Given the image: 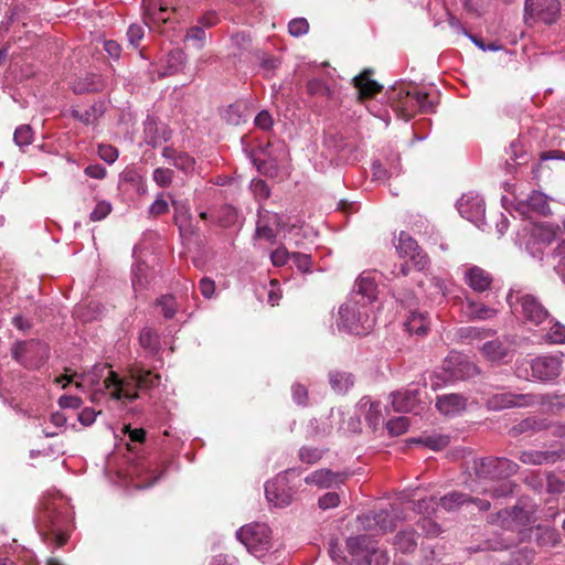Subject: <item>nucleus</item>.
<instances>
[{
	"label": "nucleus",
	"mask_w": 565,
	"mask_h": 565,
	"mask_svg": "<svg viewBox=\"0 0 565 565\" xmlns=\"http://www.w3.org/2000/svg\"><path fill=\"white\" fill-rule=\"evenodd\" d=\"M89 382L94 386H103L96 388L94 397L105 390L113 399L131 403L139 397L138 391H148L157 386L160 382V375L153 374L142 366L131 365L128 369V374L125 377H119L107 365H103L93 369L89 374Z\"/></svg>",
	"instance_id": "1"
},
{
	"label": "nucleus",
	"mask_w": 565,
	"mask_h": 565,
	"mask_svg": "<svg viewBox=\"0 0 565 565\" xmlns=\"http://www.w3.org/2000/svg\"><path fill=\"white\" fill-rule=\"evenodd\" d=\"M388 99L398 117L409 120L417 111L430 113L435 108L428 93L411 90L405 85L393 87Z\"/></svg>",
	"instance_id": "2"
},
{
	"label": "nucleus",
	"mask_w": 565,
	"mask_h": 565,
	"mask_svg": "<svg viewBox=\"0 0 565 565\" xmlns=\"http://www.w3.org/2000/svg\"><path fill=\"white\" fill-rule=\"evenodd\" d=\"M374 324V307H362L360 302L348 299L339 309L337 326L340 330L362 335L367 334Z\"/></svg>",
	"instance_id": "3"
},
{
	"label": "nucleus",
	"mask_w": 565,
	"mask_h": 565,
	"mask_svg": "<svg viewBox=\"0 0 565 565\" xmlns=\"http://www.w3.org/2000/svg\"><path fill=\"white\" fill-rule=\"evenodd\" d=\"M563 371L562 358L555 354H544L530 361L524 360L516 364L515 374L520 379L532 377L540 382H552Z\"/></svg>",
	"instance_id": "4"
},
{
	"label": "nucleus",
	"mask_w": 565,
	"mask_h": 565,
	"mask_svg": "<svg viewBox=\"0 0 565 565\" xmlns=\"http://www.w3.org/2000/svg\"><path fill=\"white\" fill-rule=\"evenodd\" d=\"M347 548L355 565H387L390 562L387 552L380 550L365 534L349 537Z\"/></svg>",
	"instance_id": "5"
},
{
	"label": "nucleus",
	"mask_w": 565,
	"mask_h": 565,
	"mask_svg": "<svg viewBox=\"0 0 565 565\" xmlns=\"http://www.w3.org/2000/svg\"><path fill=\"white\" fill-rule=\"evenodd\" d=\"M479 372L478 366L467 358L458 353H451L444 360L441 371L436 373L431 380V387L433 390L440 387L439 380L444 383L465 381L475 377Z\"/></svg>",
	"instance_id": "6"
},
{
	"label": "nucleus",
	"mask_w": 565,
	"mask_h": 565,
	"mask_svg": "<svg viewBox=\"0 0 565 565\" xmlns=\"http://www.w3.org/2000/svg\"><path fill=\"white\" fill-rule=\"evenodd\" d=\"M558 396H536L533 394H513L511 392H501L489 395L486 398V406L489 411L499 412L512 407H526L534 404L550 403L551 405H563ZM562 398L565 399V396Z\"/></svg>",
	"instance_id": "7"
},
{
	"label": "nucleus",
	"mask_w": 565,
	"mask_h": 565,
	"mask_svg": "<svg viewBox=\"0 0 565 565\" xmlns=\"http://www.w3.org/2000/svg\"><path fill=\"white\" fill-rule=\"evenodd\" d=\"M403 512L398 504H391L388 510H380L377 512H370L356 518L359 529L365 532L381 534L392 531L397 521L402 520Z\"/></svg>",
	"instance_id": "8"
},
{
	"label": "nucleus",
	"mask_w": 565,
	"mask_h": 565,
	"mask_svg": "<svg viewBox=\"0 0 565 565\" xmlns=\"http://www.w3.org/2000/svg\"><path fill=\"white\" fill-rule=\"evenodd\" d=\"M236 537L257 558L264 557L271 547L270 529L264 523L242 526L236 532Z\"/></svg>",
	"instance_id": "9"
},
{
	"label": "nucleus",
	"mask_w": 565,
	"mask_h": 565,
	"mask_svg": "<svg viewBox=\"0 0 565 565\" xmlns=\"http://www.w3.org/2000/svg\"><path fill=\"white\" fill-rule=\"evenodd\" d=\"M12 359L25 369H39L49 359V347L39 340L17 341L11 348Z\"/></svg>",
	"instance_id": "10"
},
{
	"label": "nucleus",
	"mask_w": 565,
	"mask_h": 565,
	"mask_svg": "<svg viewBox=\"0 0 565 565\" xmlns=\"http://www.w3.org/2000/svg\"><path fill=\"white\" fill-rule=\"evenodd\" d=\"M508 301L515 315L522 316L526 321L533 324H541L548 319L547 309L533 295L518 291L510 294Z\"/></svg>",
	"instance_id": "11"
},
{
	"label": "nucleus",
	"mask_w": 565,
	"mask_h": 565,
	"mask_svg": "<svg viewBox=\"0 0 565 565\" xmlns=\"http://www.w3.org/2000/svg\"><path fill=\"white\" fill-rule=\"evenodd\" d=\"M519 465L503 457L482 458L476 466V472L481 478H508L516 473Z\"/></svg>",
	"instance_id": "12"
},
{
	"label": "nucleus",
	"mask_w": 565,
	"mask_h": 565,
	"mask_svg": "<svg viewBox=\"0 0 565 565\" xmlns=\"http://www.w3.org/2000/svg\"><path fill=\"white\" fill-rule=\"evenodd\" d=\"M459 214L480 227L483 224L486 204L483 199L473 192L463 194L457 202Z\"/></svg>",
	"instance_id": "13"
},
{
	"label": "nucleus",
	"mask_w": 565,
	"mask_h": 565,
	"mask_svg": "<svg viewBox=\"0 0 565 565\" xmlns=\"http://www.w3.org/2000/svg\"><path fill=\"white\" fill-rule=\"evenodd\" d=\"M286 473L287 471L277 475L271 481L265 484V494L268 502L277 508L287 507L292 501L294 493L291 488L288 487Z\"/></svg>",
	"instance_id": "14"
},
{
	"label": "nucleus",
	"mask_w": 565,
	"mask_h": 565,
	"mask_svg": "<svg viewBox=\"0 0 565 565\" xmlns=\"http://www.w3.org/2000/svg\"><path fill=\"white\" fill-rule=\"evenodd\" d=\"M349 299L360 302L363 306L374 307L377 299V285L370 273H362L355 281Z\"/></svg>",
	"instance_id": "15"
},
{
	"label": "nucleus",
	"mask_w": 565,
	"mask_h": 565,
	"mask_svg": "<svg viewBox=\"0 0 565 565\" xmlns=\"http://www.w3.org/2000/svg\"><path fill=\"white\" fill-rule=\"evenodd\" d=\"M396 249L402 257H409L418 270L429 265V258L418 246L417 242L406 232H401Z\"/></svg>",
	"instance_id": "16"
},
{
	"label": "nucleus",
	"mask_w": 565,
	"mask_h": 565,
	"mask_svg": "<svg viewBox=\"0 0 565 565\" xmlns=\"http://www.w3.org/2000/svg\"><path fill=\"white\" fill-rule=\"evenodd\" d=\"M561 9L558 0H525V13L552 24L556 21Z\"/></svg>",
	"instance_id": "17"
},
{
	"label": "nucleus",
	"mask_w": 565,
	"mask_h": 565,
	"mask_svg": "<svg viewBox=\"0 0 565 565\" xmlns=\"http://www.w3.org/2000/svg\"><path fill=\"white\" fill-rule=\"evenodd\" d=\"M439 505L448 512L456 511L463 504H473L479 511H488L491 507L490 502L484 499L472 498L469 494L452 491L445 494L438 501Z\"/></svg>",
	"instance_id": "18"
},
{
	"label": "nucleus",
	"mask_w": 565,
	"mask_h": 565,
	"mask_svg": "<svg viewBox=\"0 0 565 565\" xmlns=\"http://www.w3.org/2000/svg\"><path fill=\"white\" fill-rule=\"evenodd\" d=\"M529 521V513L515 505L512 509H503L498 513L488 515V522L499 525L503 529H513L514 526L524 525Z\"/></svg>",
	"instance_id": "19"
},
{
	"label": "nucleus",
	"mask_w": 565,
	"mask_h": 565,
	"mask_svg": "<svg viewBox=\"0 0 565 565\" xmlns=\"http://www.w3.org/2000/svg\"><path fill=\"white\" fill-rule=\"evenodd\" d=\"M515 210L529 218L532 217V214L546 216L551 213L548 199L540 191H533L526 200L520 201Z\"/></svg>",
	"instance_id": "20"
},
{
	"label": "nucleus",
	"mask_w": 565,
	"mask_h": 565,
	"mask_svg": "<svg viewBox=\"0 0 565 565\" xmlns=\"http://www.w3.org/2000/svg\"><path fill=\"white\" fill-rule=\"evenodd\" d=\"M282 226L281 216L269 211L259 212V218L256 226V236L274 243L277 231Z\"/></svg>",
	"instance_id": "21"
},
{
	"label": "nucleus",
	"mask_w": 565,
	"mask_h": 565,
	"mask_svg": "<svg viewBox=\"0 0 565 565\" xmlns=\"http://www.w3.org/2000/svg\"><path fill=\"white\" fill-rule=\"evenodd\" d=\"M392 407L398 413H418L420 408L419 390L406 388L391 394Z\"/></svg>",
	"instance_id": "22"
},
{
	"label": "nucleus",
	"mask_w": 565,
	"mask_h": 565,
	"mask_svg": "<svg viewBox=\"0 0 565 565\" xmlns=\"http://www.w3.org/2000/svg\"><path fill=\"white\" fill-rule=\"evenodd\" d=\"M347 475L333 472L330 469H318L309 473L305 478V482L310 486H316L320 489H330L339 487L344 482Z\"/></svg>",
	"instance_id": "23"
},
{
	"label": "nucleus",
	"mask_w": 565,
	"mask_h": 565,
	"mask_svg": "<svg viewBox=\"0 0 565 565\" xmlns=\"http://www.w3.org/2000/svg\"><path fill=\"white\" fill-rule=\"evenodd\" d=\"M467 407V397L457 394H443L436 398V408L445 416L454 417L461 414Z\"/></svg>",
	"instance_id": "24"
},
{
	"label": "nucleus",
	"mask_w": 565,
	"mask_h": 565,
	"mask_svg": "<svg viewBox=\"0 0 565 565\" xmlns=\"http://www.w3.org/2000/svg\"><path fill=\"white\" fill-rule=\"evenodd\" d=\"M465 282L476 292L488 290L492 284V276L481 267L470 266L465 271Z\"/></svg>",
	"instance_id": "25"
},
{
	"label": "nucleus",
	"mask_w": 565,
	"mask_h": 565,
	"mask_svg": "<svg viewBox=\"0 0 565 565\" xmlns=\"http://www.w3.org/2000/svg\"><path fill=\"white\" fill-rule=\"evenodd\" d=\"M256 153L263 154L265 158L275 161L281 166L289 160V150L285 141H270L266 146H258Z\"/></svg>",
	"instance_id": "26"
},
{
	"label": "nucleus",
	"mask_w": 565,
	"mask_h": 565,
	"mask_svg": "<svg viewBox=\"0 0 565 565\" xmlns=\"http://www.w3.org/2000/svg\"><path fill=\"white\" fill-rule=\"evenodd\" d=\"M481 351L484 356L493 362H504L512 355L511 344L499 339L486 342Z\"/></svg>",
	"instance_id": "27"
},
{
	"label": "nucleus",
	"mask_w": 565,
	"mask_h": 565,
	"mask_svg": "<svg viewBox=\"0 0 565 565\" xmlns=\"http://www.w3.org/2000/svg\"><path fill=\"white\" fill-rule=\"evenodd\" d=\"M558 458L557 451L524 450L519 455L520 461L525 465L554 463Z\"/></svg>",
	"instance_id": "28"
},
{
	"label": "nucleus",
	"mask_w": 565,
	"mask_h": 565,
	"mask_svg": "<svg viewBox=\"0 0 565 565\" xmlns=\"http://www.w3.org/2000/svg\"><path fill=\"white\" fill-rule=\"evenodd\" d=\"M418 534L413 529L399 531L394 537V546L404 554L413 553L417 547Z\"/></svg>",
	"instance_id": "29"
},
{
	"label": "nucleus",
	"mask_w": 565,
	"mask_h": 565,
	"mask_svg": "<svg viewBox=\"0 0 565 565\" xmlns=\"http://www.w3.org/2000/svg\"><path fill=\"white\" fill-rule=\"evenodd\" d=\"M358 408L365 415L369 425L375 429L382 419L381 404L364 396L360 399Z\"/></svg>",
	"instance_id": "30"
},
{
	"label": "nucleus",
	"mask_w": 565,
	"mask_h": 565,
	"mask_svg": "<svg viewBox=\"0 0 565 565\" xmlns=\"http://www.w3.org/2000/svg\"><path fill=\"white\" fill-rule=\"evenodd\" d=\"M404 324L409 333L425 335L429 329L430 322L425 312L412 311Z\"/></svg>",
	"instance_id": "31"
},
{
	"label": "nucleus",
	"mask_w": 565,
	"mask_h": 565,
	"mask_svg": "<svg viewBox=\"0 0 565 565\" xmlns=\"http://www.w3.org/2000/svg\"><path fill=\"white\" fill-rule=\"evenodd\" d=\"M465 313L469 319L488 320L498 313V310L486 306L482 302H477L467 299Z\"/></svg>",
	"instance_id": "32"
},
{
	"label": "nucleus",
	"mask_w": 565,
	"mask_h": 565,
	"mask_svg": "<svg viewBox=\"0 0 565 565\" xmlns=\"http://www.w3.org/2000/svg\"><path fill=\"white\" fill-rule=\"evenodd\" d=\"M104 111V105L102 103H96L84 110L72 109L71 115L84 125H93L103 116Z\"/></svg>",
	"instance_id": "33"
},
{
	"label": "nucleus",
	"mask_w": 565,
	"mask_h": 565,
	"mask_svg": "<svg viewBox=\"0 0 565 565\" xmlns=\"http://www.w3.org/2000/svg\"><path fill=\"white\" fill-rule=\"evenodd\" d=\"M371 71H364L353 78L354 86L359 89V94L364 97H372L382 88L375 81L371 79Z\"/></svg>",
	"instance_id": "34"
},
{
	"label": "nucleus",
	"mask_w": 565,
	"mask_h": 565,
	"mask_svg": "<svg viewBox=\"0 0 565 565\" xmlns=\"http://www.w3.org/2000/svg\"><path fill=\"white\" fill-rule=\"evenodd\" d=\"M329 382L334 392L343 394L353 386L354 376L351 373L332 371L329 373Z\"/></svg>",
	"instance_id": "35"
},
{
	"label": "nucleus",
	"mask_w": 565,
	"mask_h": 565,
	"mask_svg": "<svg viewBox=\"0 0 565 565\" xmlns=\"http://www.w3.org/2000/svg\"><path fill=\"white\" fill-rule=\"evenodd\" d=\"M146 142L152 147H157L161 141H168L171 132L163 127L161 131L152 119H148L145 127Z\"/></svg>",
	"instance_id": "36"
},
{
	"label": "nucleus",
	"mask_w": 565,
	"mask_h": 565,
	"mask_svg": "<svg viewBox=\"0 0 565 565\" xmlns=\"http://www.w3.org/2000/svg\"><path fill=\"white\" fill-rule=\"evenodd\" d=\"M246 108L247 106L244 102H236L228 105L221 116L227 124L237 126L246 120Z\"/></svg>",
	"instance_id": "37"
},
{
	"label": "nucleus",
	"mask_w": 565,
	"mask_h": 565,
	"mask_svg": "<svg viewBox=\"0 0 565 565\" xmlns=\"http://www.w3.org/2000/svg\"><path fill=\"white\" fill-rule=\"evenodd\" d=\"M249 157L254 166L257 168V170L268 178H276L279 173L280 168L282 167L281 164L271 161L267 158L262 159L257 157L256 151H252Z\"/></svg>",
	"instance_id": "38"
},
{
	"label": "nucleus",
	"mask_w": 565,
	"mask_h": 565,
	"mask_svg": "<svg viewBox=\"0 0 565 565\" xmlns=\"http://www.w3.org/2000/svg\"><path fill=\"white\" fill-rule=\"evenodd\" d=\"M414 443L420 444L431 450H441L450 443V437L444 434L422 435L414 439Z\"/></svg>",
	"instance_id": "39"
},
{
	"label": "nucleus",
	"mask_w": 565,
	"mask_h": 565,
	"mask_svg": "<svg viewBox=\"0 0 565 565\" xmlns=\"http://www.w3.org/2000/svg\"><path fill=\"white\" fill-rule=\"evenodd\" d=\"M206 32L201 29V25H192L186 29L184 34V41L191 42L192 46L196 50H202L206 44Z\"/></svg>",
	"instance_id": "40"
},
{
	"label": "nucleus",
	"mask_w": 565,
	"mask_h": 565,
	"mask_svg": "<svg viewBox=\"0 0 565 565\" xmlns=\"http://www.w3.org/2000/svg\"><path fill=\"white\" fill-rule=\"evenodd\" d=\"M551 324L547 329L544 339L552 344H565V324L559 321L550 320Z\"/></svg>",
	"instance_id": "41"
},
{
	"label": "nucleus",
	"mask_w": 565,
	"mask_h": 565,
	"mask_svg": "<svg viewBox=\"0 0 565 565\" xmlns=\"http://www.w3.org/2000/svg\"><path fill=\"white\" fill-rule=\"evenodd\" d=\"M186 62L188 56L181 49L173 50L168 54L167 64L171 73L182 72Z\"/></svg>",
	"instance_id": "42"
},
{
	"label": "nucleus",
	"mask_w": 565,
	"mask_h": 565,
	"mask_svg": "<svg viewBox=\"0 0 565 565\" xmlns=\"http://www.w3.org/2000/svg\"><path fill=\"white\" fill-rule=\"evenodd\" d=\"M140 345L150 353H157L160 349L159 337L150 328L141 330L139 335Z\"/></svg>",
	"instance_id": "43"
},
{
	"label": "nucleus",
	"mask_w": 565,
	"mask_h": 565,
	"mask_svg": "<svg viewBox=\"0 0 565 565\" xmlns=\"http://www.w3.org/2000/svg\"><path fill=\"white\" fill-rule=\"evenodd\" d=\"M308 94L311 96H321L331 99L333 96L332 89L321 79L313 78L307 83Z\"/></svg>",
	"instance_id": "44"
},
{
	"label": "nucleus",
	"mask_w": 565,
	"mask_h": 565,
	"mask_svg": "<svg viewBox=\"0 0 565 565\" xmlns=\"http://www.w3.org/2000/svg\"><path fill=\"white\" fill-rule=\"evenodd\" d=\"M156 306L161 308L166 319H172L178 310L177 300L172 295H164L157 299Z\"/></svg>",
	"instance_id": "45"
},
{
	"label": "nucleus",
	"mask_w": 565,
	"mask_h": 565,
	"mask_svg": "<svg viewBox=\"0 0 565 565\" xmlns=\"http://www.w3.org/2000/svg\"><path fill=\"white\" fill-rule=\"evenodd\" d=\"M13 140L20 148L29 146L33 141V130L29 125H21L15 128Z\"/></svg>",
	"instance_id": "46"
},
{
	"label": "nucleus",
	"mask_w": 565,
	"mask_h": 565,
	"mask_svg": "<svg viewBox=\"0 0 565 565\" xmlns=\"http://www.w3.org/2000/svg\"><path fill=\"white\" fill-rule=\"evenodd\" d=\"M221 22L218 12L216 10H206L196 18V25H201V29H211L216 26Z\"/></svg>",
	"instance_id": "47"
},
{
	"label": "nucleus",
	"mask_w": 565,
	"mask_h": 565,
	"mask_svg": "<svg viewBox=\"0 0 565 565\" xmlns=\"http://www.w3.org/2000/svg\"><path fill=\"white\" fill-rule=\"evenodd\" d=\"M324 451L316 447H301L299 449V459L309 465L318 462L323 457Z\"/></svg>",
	"instance_id": "48"
},
{
	"label": "nucleus",
	"mask_w": 565,
	"mask_h": 565,
	"mask_svg": "<svg viewBox=\"0 0 565 565\" xmlns=\"http://www.w3.org/2000/svg\"><path fill=\"white\" fill-rule=\"evenodd\" d=\"M174 178V172L168 168H157L152 173V179L160 188H168Z\"/></svg>",
	"instance_id": "49"
},
{
	"label": "nucleus",
	"mask_w": 565,
	"mask_h": 565,
	"mask_svg": "<svg viewBox=\"0 0 565 565\" xmlns=\"http://www.w3.org/2000/svg\"><path fill=\"white\" fill-rule=\"evenodd\" d=\"M143 36H145V28L142 24L132 23L129 25V28L127 30V39H128L129 45H131L134 49H138Z\"/></svg>",
	"instance_id": "50"
},
{
	"label": "nucleus",
	"mask_w": 565,
	"mask_h": 565,
	"mask_svg": "<svg viewBox=\"0 0 565 565\" xmlns=\"http://www.w3.org/2000/svg\"><path fill=\"white\" fill-rule=\"evenodd\" d=\"M409 426V419L405 416H399L387 422L386 427L388 433L393 436L404 434Z\"/></svg>",
	"instance_id": "51"
},
{
	"label": "nucleus",
	"mask_w": 565,
	"mask_h": 565,
	"mask_svg": "<svg viewBox=\"0 0 565 565\" xmlns=\"http://www.w3.org/2000/svg\"><path fill=\"white\" fill-rule=\"evenodd\" d=\"M249 188L257 200H266L270 195L269 186L262 179H253Z\"/></svg>",
	"instance_id": "52"
},
{
	"label": "nucleus",
	"mask_w": 565,
	"mask_h": 565,
	"mask_svg": "<svg viewBox=\"0 0 565 565\" xmlns=\"http://www.w3.org/2000/svg\"><path fill=\"white\" fill-rule=\"evenodd\" d=\"M295 266L302 273L310 271L312 260L309 254L294 252L291 253V258Z\"/></svg>",
	"instance_id": "53"
},
{
	"label": "nucleus",
	"mask_w": 565,
	"mask_h": 565,
	"mask_svg": "<svg viewBox=\"0 0 565 565\" xmlns=\"http://www.w3.org/2000/svg\"><path fill=\"white\" fill-rule=\"evenodd\" d=\"M111 212V204L107 201H99L89 214V220L98 222L104 220Z\"/></svg>",
	"instance_id": "54"
},
{
	"label": "nucleus",
	"mask_w": 565,
	"mask_h": 565,
	"mask_svg": "<svg viewBox=\"0 0 565 565\" xmlns=\"http://www.w3.org/2000/svg\"><path fill=\"white\" fill-rule=\"evenodd\" d=\"M288 31L292 36H301L309 31V23L305 18H296L289 22Z\"/></svg>",
	"instance_id": "55"
},
{
	"label": "nucleus",
	"mask_w": 565,
	"mask_h": 565,
	"mask_svg": "<svg viewBox=\"0 0 565 565\" xmlns=\"http://www.w3.org/2000/svg\"><path fill=\"white\" fill-rule=\"evenodd\" d=\"M51 540L55 542L57 546H63L68 540V533L58 527L55 521H52V524L49 529V533Z\"/></svg>",
	"instance_id": "56"
},
{
	"label": "nucleus",
	"mask_w": 565,
	"mask_h": 565,
	"mask_svg": "<svg viewBox=\"0 0 565 565\" xmlns=\"http://www.w3.org/2000/svg\"><path fill=\"white\" fill-rule=\"evenodd\" d=\"M419 526L423 532L430 537L438 536L441 532L439 524L429 518H423L419 521Z\"/></svg>",
	"instance_id": "57"
},
{
	"label": "nucleus",
	"mask_w": 565,
	"mask_h": 565,
	"mask_svg": "<svg viewBox=\"0 0 565 565\" xmlns=\"http://www.w3.org/2000/svg\"><path fill=\"white\" fill-rule=\"evenodd\" d=\"M98 156L100 157L102 160L111 164L117 160L118 151L115 147H113L110 145H99L98 146Z\"/></svg>",
	"instance_id": "58"
},
{
	"label": "nucleus",
	"mask_w": 565,
	"mask_h": 565,
	"mask_svg": "<svg viewBox=\"0 0 565 565\" xmlns=\"http://www.w3.org/2000/svg\"><path fill=\"white\" fill-rule=\"evenodd\" d=\"M339 503H340V497L337 492H327L318 501V505L322 510L337 508L339 505Z\"/></svg>",
	"instance_id": "59"
},
{
	"label": "nucleus",
	"mask_w": 565,
	"mask_h": 565,
	"mask_svg": "<svg viewBox=\"0 0 565 565\" xmlns=\"http://www.w3.org/2000/svg\"><path fill=\"white\" fill-rule=\"evenodd\" d=\"M173 166L179 170L188 172L193 169L194 159L185 152H179L175 157Z\"/></svg>",
	"instance_id": "60"
},
{
	"label": "nucleus",
	"mask_w": 565,
	"mask_h": 565,
	"mask_svg": "<svg viewBox=\"0 0 565 565\" xmlns=\"http://www.w3.org/2000/svg\"><path fill=\"white\" fill-rule=\"evenodd\" d=\"M289 258H291V253H289L287 250V248L284 246L276 248L270 254L271 263L274 266H277V267L284 266Z\"/></svg>",
	"instance_id": "61"
},
{
	"label": "nucleus",
	"mask_w": 565,
	"mask_h": 565,
	"mask_svg": "<svg viewBox=\"0 0 565 565\" xmlns=\"http://www.w3.org/2000/svg\"><path fill=\"white\" fill-rule=\"evenodd\" d=\"M437 505H439V503L436 501V498L430 497V498H425V499L418 500L415 503V510L418 513H423V514L427 513L428 514V513L435 511V508Z\"/></svg>",
	"instance_id": "62"
},
{
	"label": "nucleus",
	"mask_w": 565,
	"mask_h": 565,
	"mask_svg": "<svg viewBox=\"0 0 565 565\" xmlns=\"http://www.w3.org/2000/svg\"><path fill=\"white\" fill-rule=\"evenodd\" d=\"M514 484L511 481H503L499 486L489 490V493L492 498H503L513 493Z\"/></svg>",
	"instance_id": "63"
},
{
	"label": "nucleus",
	"mask_w": 565,
	"mask_h": 565,
	"mask_svg": "<svg viewBox=\"0 0 565 565\" xmlns=\"http://www.w3.org/2000/svg\"><path fill=\"white\" fill-rule=\"evenodd\" d=\"M254 124L262 130H269L274 125L271 115L267 110H262L255 117Z\"/></svg>",
	"instance_id": "64"
}]
</instances>
